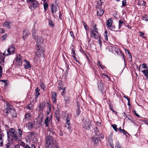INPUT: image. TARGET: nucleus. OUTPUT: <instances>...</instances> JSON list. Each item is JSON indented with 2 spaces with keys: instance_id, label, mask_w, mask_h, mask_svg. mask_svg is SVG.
I'll return each mask as SVG.
<instances>
[{
  "instance_id": "39",
  "label": "nucleus",
  "mask_w": 148,
  "mask_h": 148,
  "mask_svg": "<svg viewBox=\"0 0 148 148\" xmlns=\"http://www.w3.org/2000/svg\"><path fill=\"white\" fill-rule=\"evenodd\" d=\"M66 125H67L68 126L69 125H70V123H69V119L68 117L66 118Z\"/></svg>"
},
{
  "instance_id": "2",
  "label": "nucleus",
  "mask_w": 148,
  "mask_h": 148,
  "mask_svg": "<svg viewBox=\"0 0 148 148\" xmlns=\"http://www.w3.org/2000/svg\"><path fill=\"white\" fill-rule=\"evenodd\" d=\"M51 7V12L53 14L54 17H58V16L60 17V15H62L60 13L58 7V5L56 3H54L50 5Z\"/></svg>"
},
{
  "instance_id": "23",
  "label": "nucleus",
  "mask_w": 148,
  "mask_h": 148,
  "mask_svg": "<svg viewBox=\"0 0 148 148\" xmlns=\"http://www.w3.org/2000/svg\"><path fill=\"white\" fill-rule=\"evenodd\" d=\"M54 143L51 146V148H59L58 143L56 141H54Z\"/></svg>"
},
{
  "instance_id": "27",
  "label": "nucleus",
  "mask_w": 148,
  "mask_h": 148,
  "mask_svg": "<svg viewBox=\"0 0 148 148\" xmlns=\"http://www.w3.org/2000/svg\"><path fill=\"white\" fill-rule=\"evenodd\" d=\"M47 130L49 132H50V135H54L55 134L54 132L53 131V128H48L47 129Z\"/></svg>"
},
{
  "instance_id": "62",
  "label": "nucleus",
  "mask_w": 148,
  "mask_h": 148,
  "mask_svg": "<svg viewBox=\"0 0 148 148\" xmlns=\"http://www.w3.org/2000/svg\"><path fill=\"white\" fill-rule=\"evenodd\" d=\"M36 92H39L40 90L38 88H37L36 89Z\"/></svg>"
},
{
  "instance_id": "12",
  "label": "nucleus",
  "mask_w": 148,
  "mask_h": 148,
  "mask_svg": "<svg viewBox=\"0 0 148 148\" xmlns=\"http://www.w3.org/2000/svg\"><path fill=\"white\" fill-rule=\"evenodd\" d=\"M5 56L0 51V64L1 65H4Z\"/></svg>"
},
{
  "instance_id": "19",
  "label": "nucleus",
  "mask_w": 148,
  "mask_h": 148,
  "mask_svg": "<svg viewBox=\"0 0 148 148\" xmlns=\"http://www.w3.org/2000/svg\"><path fill=\"white\" fill-rule=\"evenodd\" d=\"M38 6V3L37 1H33L32 2V4L30 6L35 9Z\"/></svg>"
},
{
  "instance_id": "61",
  "label": "nucleus",
  "mask_w": 148,
  "mask_h": 148,
  "mask_svg": "<svg viewBox=\"0 0 148 148\" xmlns=\"http://www.w3.org/2000/svg\"><path fill=\"white\" fill-rule=\"evenodd\" d=\"M97 65H99L100 66V67H101V64L100 62L98 61L97 62Z\"/></svg>"
},
{
  "instance_id": "32",
  "label": "nucleus",
  "mask_w": 148,
  "mask_h": 148,
  "mask_svg": "<svg viewBox=\"0 0 148 148\" xmlns=\"http://www.w3.org/2000/svg\"><path fill=\"white\" fill-rule=\"evenodd\" d=\"M142 19L146 21H148V16L146 15H145L143 17Z\"/></svg>"
},
{
  "instance_id": "28",
  "label": "nucleus",
  "mask_w": 148,
  "mask_h": 148,
  "mask_svg": "<svg viewBox=\"0 0 148 148\" xmlns=\"http://www.w3.org/2000/svg\"><path fill=\"white\" fill-rule=\"evenodd\" d=\"M64 101L66 103H68L69 102L70 99L68 96H66L64 98Z\"/></svg>"
},
{
  "instance_id": "21",
  "label": "nucleus",
  "mask_w": 148,
  "mask_h": 148,
  "mask_svg": "<svg viewBox=\"0 0 148 148\" xmlns=\"http://www.w3.org/2000/svg\"><path fill=\"white\" fill-rule=\"evenodd\" d=\"M112 21L111 18H110L107 21L106 25L109 27H110L112 24Z\"/></svg>"
},
{
  "instance_id": "37",
  "label": "nucleus",
  "mask_w": 148,
  "mask_h": 148,
  "mask_svg": "<svg viewBox=\"0 0 148 148\" xmlns=\"http://www.w3.org/2000/svg\"><path fill=\"white\" fill-rule=\"evenodd\" d=\"M44 8L45 10H46L48 8V5L47 3H45L43 4Z\"/></svg>"
},
{
  "instance_id": "8",
  "label": "nucleus",
  "mask_w": 148,
  "mask_h": 148,
  "mask_svg": "<svg viewBox=\"0 0 148 148\" xmlns=\"http://www.w3.org/2000/svg\"><path fill=\"white\" fill-rule=\"evenodd\" d=\"M52 100L53 102L54 103H56V98L57 94L56 93L55 91H53L51 92Z\"/></svg>"
},
{
  "instance_id": "14",
  "label": "nucleus",
  "mask_w": 148,
  "mask_h": 148,
  "mask_svg": "<svg viewBox=\"0 0 148 148\" xmlns=\"http://www.w3.org/2000/svg\"><path fill=\"white\" fill-rule=\"evenodd\" d=\"M45 106V103L44 102H41L38 106L39 110V111L42 110Z\"/></svg>"
},
{
  "instance_id": "56",
  "label": "nucleus",
  "mask_w": 148,
  "mask_h": 148,
  "mask_svg": "<svg viewBox=\"0 0 148 148\" xmlns=\"http://www.w3.org/2000/svg\"><path fill=\"white\" fill-rule=\"evenodd\" d=\"M140 33V36H142L144 35L145 34L143 32H139Z\"/></svg>"
},
{
  "instance_id": "15",
  "label": "nucleus",
  "mask_w": 148,
  "mask_h": 148,
  "mask_svg": "<svg viewBox=\"0 0 148 148\" xmlns=\"http://www.w3.org/2000/svg\"><path fill=\"white\" fill-rule=\"evenodd\" d=\"M104 10L103 9L100 8L98 9L97 11V15L98 16H102L104 13Z\"/></svg>"
},
{
  "instance_id": "31",
  "label": "nucleus",
  "mask_w": 148,
  "mask_h": 148,
  "mask_svg": "<svg viewBox=\"0 0 148 148\" xmlns=\"http://www.w3.org/2000/svg\"><path fill=\"white\" fill-rule=\"evenodd\" d=\"M112 126L115 131H118V129L117 128V126L116 124H114L113 125H112Z\"/></svg>"
},
{
  "instance_id": "53",
  "label": "nucleus",
  "mask_w": 148,
  "mask_h": 148,
  "mask_svg": "<svg viewBox=\"0 0 148 148\" xmlns=\"http://www.w3.org/2000/svg\"><path fill=\"white\" fill-rule=\"evenodd\" d=\"M70 33L71 36L72 37H73L74 36L73 33L72 31H70Z\"/></svg>"
},
{
  "instance_id": "64",
  "label": "nucleus",
  "mask_w": 148,
  "mask_h": 148,
  "mask_svg": "<svg viewBox=\"0 0 148 148\" xmlns=\"http://www.w3.org/2000/svg\"><path fill=\"white\" fill-rule=\"evenodd\" d=\"M25 148H31L30 147H29L28 145H26L25 146Z\"/></svg>"
},
{
  "instance_id": "7",
  "label": "nucleus",
  "mask_w": 148,
  "mask_h": 148,
  "mask_svg": "<svg viewBox=\"0 0 148 148\" xmlns=\"http://www.w3.org/2000/svg\"><path fill=\"white\" fill-rule=\"evenodd\" d=\"M92 140L94 144L96 145H98L101 140L99 139V137L97 135H94L92 138Z\"/></svg>"
},
{
  "instance_id": "24",
  "label": "nucleus",
  "mask_w": 148,
  "mask_h": 148,
  "mask_svg": "<svg viewBox=\"0 0 148 148\" xmlns=\"http://www.w3.org/2000/svg\"><path fill=\"white\" fill-rule=\"evenodd\" d=\"M11 53H13L14 51L15 48L13 45H12L8 47Z\"/></svg>"
},
{
  "instance_id": "47",
  "label": "nucleus",
  "mask_w": 148,
  "mask_h": 148,
  "mask_svg": "<svg viewBox=\"0 0 148 148\" xmlns=\"http://www.w3.org/2000/svg\"><path fill=\"white\" fill-rule=\"evenodd\" d=\"M134 114L136 116L138 117H140V116L136 112V111L135 110H134Z\"/></svg>"
},
{
  "instance_id": "50",
  "label": "nucleus",
  "mask_w": 148,
  "mask_h": 148,
  "mask_svg": "<svg viewBox=\"0 0 148 148\" xmlns=\"http://www.w3.org/2000/svg\"><path fill=\"white\" fill-rule=\"evenodd\" d=\"M1 81L2 82H3L5 83V84L4 85V86H5L7 85V83L6 82L7 81V80H1Z\"/></svg>"
},
{
  "instance_id": "42",
  "label": "nucleus",
  "mask_w": 148,
  "mask_h": 148,
  "mask_svg": "<svg viewBox=\"0 0 148 148\" xmlns=\"http://www.w3.org/2000/svg\"><path fill=\"white\" fill-rule=\"evenodd\" d=\"M120 132L121 133H123V134H124L125 135H126V134L127 133V132L125 130H124L123 129L121 130L120 131Z\"/></svg>"
},
{
  "instance_id": "6",
  "label": "nucleus",
  "mask_w": 148,
  "mask_h": 148,
  "mask_svg": "<svg viewBox=\"0 0 148 148\" xmlns=\"http://www.w3.org/2000/svg\"><path fill=\"white\" fill-rule=\"evenodd\" d=\"M90 123V120L88 119H84L82 124V127L85 129H88Z\"/></svg>"
},
{
  "instance_id": "33",
  "label": "nucleus",
  "mask_w": 148,
  "mask_h": 148,
  "mask_svg": "<svg viewBox=\"0 0 148 148\" xmlns=\"http://www.w3.org/2000/svg\"><path fill=\"white\" fill-rule=\"evenodd\" d=\"M94 133H95V135H97L98 136V135L99 134V131L97 129V127L95 128L94 129Z\"/></svg>"
},
{
  "instance_id": "3",
  "label": "nucleus",
  "mask_w": 148,
  "mask_h": 148,
  "mask_svg": "<svg viewBox=\"0 0 148 148\" xmlns=\"http://www.w3.org/2000/svg\"><path fill=\"white\" fill-rule=\"evenodd\" d=\"M96 25L93 26V28H90V37L95 39L100 38V36L99 34L98 29L96 27Z\"/></svg>"
},
{
  "instance_id": "52",
  "label": "nucleus",
  "mask_w": 148,
  "mask_h": 148,
  "mask_svg": "<svg viewBox=\"0 0 148 148\" xmlns=\"http://www.w3.org/2000/svg\"><path fill=\"white\" fill-rule=\"evenodd\" d=\"M124 23L123 21H121V20H119V25H122V24Z\"/></svg>"
},
{
  "instance_id": "45",
  "label": "nucleus",
  "mask_w": 148,
  "mask_h": 148,
  "mask_svg": "<svg viewBox=\"0 0 148 148\" xmlns=\"http://www.w3.org/2000/svg\"><path fill=\"white\" fill-rule=\"evenodd\" d=\"M142 67L144 69H147V68L148 67L147 66H146V64L145 63H143L142 65Z\"/></svg>"
},
{
  "instance_id": "60",
  "label": "nucleus",
  "mask_w": 148,
  "mask_h": 148,
  "mask_svg": "<svg viewBox=\"0 0 148 148\" xmlns=\"http://www.w3.org/2000/svg\"><path fill=\"white\" fill-rule=\"evenodd\" d=\"M56 119H57V120L58 121H60V118L59 117H58V116H56Z\"/></svg>"
},
{
  "instance_id": "26",
  "label": "nucleus",
  "mask_w": 148,
  "mask_h": 148,
  "mask_svg": "<svg viewBox=\"0 0 148 148\" xmlns=\"http://www.w3.org/2000/svg\"><path fill=\"white\" fill-rule=\"evenodd\" d=\"M79 102H78V101L77 102V111H76V113H77V114H79L80 113V111H79V106H80V105L79 104Z\"/></svg>"
},
{
  "instance_id": "35",
  "label": "nucleus",
  "mask_w": 148,
  "mask_h": 148,
  "mask_svg": "<svg viewBox=\"0 0 148 148\" xmlns=\"http://www.w3.org/2000/svg\"><path fill=\"white\" fill-rule=\"evenodd\" d=\"M36 30L35 29H33L32 31V34L33 38L35 39V38Z\"/></svg>"
},
{
  "instance_id": "30",
  "label": "nucleus",
  "mask_w": 148,
  "mask_h": 148,
  "mask_svg": "<svg viewBox=\"0 0 148 148\" xmlns=\"http://www.w3.org/2000/svg\"><path fill=\"white\" fill-rule=\"evenodd\" d=\"M2 135L0 134V146H2L3 145V140L2 139Z\"/></svg>"
},
{
  "instance_id": "41",
  "label": "nucleus",
  "mask_w": 148,
  "mask_h": 148,
  "mask_svg": "<svg viewBox=\"0 0 148 148\" xmlns=\"http://www.w3.org/2000/svg\"><path fill=\"white\" fill-rule=\"evenodd\" d=\"M18 133L20 135L19 136L21 137V135H22V131L21 129H19L18 130Z\"/></svg>"
},
{
  "instance_id": "17",
  "label": "nucleus",
  "mask_w": 148,
  "mask_h": 148,
  "mask_svg": "<svg viewBox=\"0 0 148 148\" xmlns=\"http://www.w3.org/2000/svg\"><path fill=\"white\" fill-rule=\"evenodd\" d=\"M25 62L26 63L24 65V66L25 69H27L31 67L30 63L28 61L25 60Z\"/></svg>"
},
{
  "instance_id": "46",
  "label": "nucleus",
  "mask_w": 148,
  "mask_h": 148,
  "mask_svg": "<svg viewBox=\"0 0 148 148\" xmlns=\"http://www.w3.org/2000/svg\"><path fill=\"white\" fill-rule=\"evenodd\" d=\"M40 86L41 88L44 90L45 86L43 83H42L41 84Z\"/></svg>"
},
{
  "instance_id": "48",
  "label": "nucleus",
  "mask_w": 148,
  "mask_h": 148,
  "mask_svg": "<svg viewBox=\"0 0 148 148\" xmlns=\"http://www.w3.org/2000/svg\"><path fill=\"white\" fill-rule=\"evenodd\" d=\"M34 134H35V133L34 132H32L29 133V136L31 137V136L34 135Z\"/></svg>"
},
{
  "instance_id": "18",
  "label": "nucleus",
  "mask_w": 148,
  "mask_h": 148,
  "mask_svg": "<svg viewBox=\"0 0 148 148\" xmlns=\"http://www.w3.org/2000/svg\"><path fill=\"white\" fill-rule=\"evenodd\" d=\"M31 116L30 113H26L25 115L24 119L23 120V121L25 122L26 119H29Z\"/></svg>"
},
{
  "instance_id": "38",
  "label": "nucleus",
  "mask_w": 148,
  "mask_h": 148,
  "mask_svg": "<svg viewBox=\"0 0 148 148\" xmlns=\"http://www.w3.org/2000/svg\"><path fill=\"white\" fill-rule=\"evenodd\" d=\"M98 137H99V139H101V138H103V136L102 134L100 133L98 135Z\"/></svg>"
},
{
  "instance_id": "58",
  "label": "nucleus",
  "mask_w": 148,
  "mask_h": 148,
  "mask_svg": "<svg viewBox=\"0 0 148 148\" xmlns=\"http://www.w3.org/2000/svg\"><path fill=\"white\" fill-rule=\"evenodd\" d=\"M115 148H121L120 146H119V145L118 144H117L115 146Z\"/></svg>"
},
{
  "instance_id": "54",
  "label": "nucleus",
  "mask_w": 148,
  "mask_h": 148,
  "mask_svg": "<svg viewBox=\"0 0 148 148\" xmlns=\"http://www.w3.org/2000/svg\"><path fill=\"white\" fill-rule=\"evenodd\" d=\"M66 92L65 90L63 91L61 93V95L62 96H64V95L65 94Z\"/></svg>"
},
{
  "instance_id": "57",
  "label": "nucleus",
  "mask_w": 148,
  "mask_h": 148,
  "mask_svg": "<svg viewBox=\"0 0 148 148\" xmlns=\"http://www.w3.org/2000/svg\"><path fill=\"white\" fill-rule=\"evenodd\" d=\"M72 53L73 55H75V52L73 49H72Z\"/></svg>"
},
{
  "instance_id": "25",
  "label": "nucleus",
  "mask_w": 148,
  "mask_h": 148,
  "mask_svg": "<svg viewBox=\"0 0 148 148\" xmlns=\"http://www.w3.org/2000/svg\"><path fill=\"white\" fill-rule=\"evenodd\" d=\"M26 126L29 129H31L33 128V124L31 122H29L27 124Z\"/></svg>"
},
{
  "instance_id": "49",
  "label": "nucleus",
  "mask_w": 148,
  "mask_h": 148,
  "mask_svg": "<svg viewBox=\"0 0 148 148\" xmlns=\"http://www.w3.org/2000/svg\"><path fill=\"white\" fill-rule=\"evenodd\" d=\"M125 51L126 53H127L129 55V56H130V57H132L131 55L130 52L128 51V50L125 49Z\"/></svg>"
},
{
  "instance_id": "36",
  "label": "nucleus",
  "mask_w": 148,
  "mask_h": 148,
  "mask_svg": "<svg viewBox=\"0 0 148 148\" xmlns=\"http://www.w3.org/2000/svg\"><path fill=\"white\" fill-rule=\"evenodd\" d=\"M82 23L83 24V25L85 29L87 30H88L89 27H87L86 24V23L84 21L82 22Z\"/></svg>"
},
{
  "instance_id": "63",
  "label": "nucleus",
  "mask_w": 148,
  "mask_h": 148,
  "mask_svg": "<svg viewBox=\"0 0 148 148\" xmlns=\"http://www.w3.org/2000/svg\"><path fill=\"white\" fill-rule=\"evenodd\" d=\"M124 97L125 98L127 99V101L130 100V99L128 98V97H127L124 96Z\"/></svg>"
},
{
  "instance_id": "1",
  "label": "nucleus",
  "mask_w": 148,
  "mask_h": 148,
  "mask_svg": "<svg viewBox=\"0 0 148 148\" xmlns=\"http://www.w3.org/2000/svg\"><path fill=\"white\" fill-rule=\"evenodd\" d=\"M8 140L9 142H11L13 140H20L22 138L18 136L17 132L13 128H10L9 131L7 132Z\"/></svg>"
},
{
  "instance_id": "9",
  "label": "nucleus",
  "mask_w": 148,
  "mask_h": 148,
  "mask_svg": "<svg viewBox=\"0 0 148 148\" xmlns=\"http://www.w3.org/2000/svg\"><path fill=\"white\" fill-rule=\"evenodd\" d=\"M16 62L18 65H21L22 64V60L21 59V56L20 55L17 56L16 58Z\"/></svg>"
},
{
  "instance_id": "43",
  "label": "nucleus",
  "mask_w": 148,
  "mask_h": 148,
  "mask_svg": "<svg viewBox=\"0 0 148 148\" xmlns=\"http://www.w3.org/2000/svg\"><path fill=\"white\" fill-rule=\"evenodd\" d=\"M49 25L51 27H53V22L52 21L50 20L49 21Z\"/></svg>"
},
{
  "instance_id": "29",
  "label": "nucleus",
  "mask_w": 148,
  "mask_h": 148,
  "mask_svg": "<svg viewBox=\"0 0 148 148\" xmlns=\"http://www.w3.org/2000/svg\"><path fill=\"white\" fill-rule=\"evenodd\" d=\"M142 72L145 76L148 77V69L144 70L142 71Z\"/></svg>"
},
{
  "instance_id": "11",
  "label": "nucleus",
  "mask_w": 148,
  "mask_h": 148,
  "mask_svg": "<svg viewBox=\"0 0 148 148\" xmlns=\"http://www.w3.org/2000/svg\"><path fill=\"white\" fill-rule=\"evenodd\" d=\"M12 105H10L8 106V107L4 110V113H6L7 114L10 113V112L11 113V110L12 109H14V108H12Z\"/></svg>"
},
{
  "instance_id": "40",
  "label": "nucleus",
  "mask_w": 148,
  "mask_h": 148,
  "mask_svg": "<svg viewBox=\"0 0 148 148\" xmlns=\"http://www.w3.org/2000/svg\"><path fill=\"white\" fill-rule=\"evenodd\" d=\"M2 68L0 66V77H1L2 75Z\"/></svg>"
},
{
  "instance_id": "10",
  "label": "nucleus",
  "mask_w": 148,
  "mask_h": 148,
  "mask_svg": "<svg viewBox=\"0 0 148 148\" xmlns=\"http://www.w3.org/2000/svg\"><path fill=\"white\" fill-rule=\"evenodd\" d=\"M52 117L51 115L50 117H49L48 116L45 118L44 120V123L46 125V127H48L49 124L51 120V117Z\"/></svg>"
},
{
  "instance_id": "13",
  "label": "nucleus",
  "mask_w": 148,
  "mask_h": 148,
  "mask_svg": "<svg viewBox=\"0 0 148 148\" xmlns=\"http://www.w3.org/2000/svg\"><path fill=\"white\" fill-rule=\"evenodd\" d=\"M11 23L10 21H5L3 24V26L6 27H7L8 29H10L11 28L10 25Z\"/></svg>"
},
{
  "instance_id": "51",
  "label": "nucleus",
  "mask_w": 148,
  "mask_h": 148,
  "mask_svg": "<svg viewBox=\"0 0 148 148\" xmlns=\"http://www.w3.org/2000/svg\"><path fill=\"white\" fill-rule=\"evenodd\" d=\"M73 57L74 60H75L76 61L78 62V61L77 60L75 56V55H73Z\"/></svg>"
},
{
  "instance_id": "22",
  "label": "nucleus",
  "mask_w": 148,
  "mask_h": 148,
  "mask_svg": "<svg viewBox=\"0 0 148 148\" xmlns=\"http://www.w3.org/2000/svg\"><path fill=\"white\" fill-rule=\"evenodd\" d=\"M12 53H11V52L9 49V48H8V49L7 50V51H4V53H3V56H8L10 55Z\"/></svg>"
},
{
  "instance_id": "20",
  "label": "nucleus",
  "mask_w": 148,
  "mask_h": 148,
  "mask_svg": "<svg viewBox=\"0 0 148 148\" xmlns=\"http://www.w3.org/2000/svg\"><path fill=\"white\" fill-rule=\"evenodd\" d=\"M10 114L11 116L13 118L15 117L16 116V112L14 109H12V110L11 113L10 112Z\"/></svg>"
},
{
  "instance_id": "34",
  "label": "nucleus",
  "mask_w": 148,
  "mask_h": 148,
  "mask_svg": "<svg viewBox=\"0 0 148 148\" xmlns=\"http://www.w3.org/2000/svg\"><path fill=\"white\" fill-rule=\"evenodd\" d=\"M47 103L48 104V105L47 106V107L48 108V109L47 110V113L48 114H49V113L51 112V109L50 104L48 103Z\"/></svg>"
},
{
  "instance_id": "16",
  "label": "nucleus",
  "mask_w": 148,
  "mask_h": 148,
  "mask_svg": "<svg viewBox=\"0 0 148 148\" xmlns=\"http://www.w3.org/2000/svg\"><path fill=\"white\" fill-rule=\"evenodd\" d=\"M98 88L100 90H102L104 86L103 82L101 81H99L98 82Z\"/></svg>"
},
{
  "instance_id": "44",
  "label": "nucleus",
  "mask_w": 148,
  "mask_h": 148,
  "mask_svg": "<svg viewBox=\"0 0 148 148\" xmlns=\"http://www.w3.org/2000/svg\"><path fill=\"white\" fill-rule=\"evenodd\" d=\"M126 0H124L122 1V5L123 6H125L126 5Z\"/></svg>"
},
{
  "instance_id": "5",
  "label": "nucleus",
  "mask_w": 148,
  "mask_h": 148,
  "mask_svg": "<svg viewBox=\"0 0 148 148\" xmlns=\"http://www.w3.org/2000/svg\"><path fill=\"white\" fill-rule=\"evenodd\" d=\"M46 148H49L54 143V141H56L55 140L53 139V137L51 136H47L46 138Z\"/></svg>"
},
{
  "instance_id": "4",
  "label": "nucleus",
  "mask_w": 148,
  "mask_h": 148,
  "mask_svg": "<svg viewBox=\"0 0 148 148\" xmlns=\"http://www.w3.org/2000/svg\"><path fill=\"white\" fill-rule=\"evenodd\" d=\"M37 40L36 42L38 47V48L37 50V54L41 55L43 54V51L42 50H41V51H40L39 48V45L43 43L44 40L42 37L40 36H37Z\"/></svg>"
},
{
  "instance_id": "59",
  "label": "nucleus",
  "mask_w": 148,
  "mask_h": 148,
  "mask_svg": "<svg viewBox=\"0 0 148 148\" xmlns=\"http://www.w3.org/2000/svg\"><path fill=\"white\" fill-rule=\"evenodd\" d=\"M60 89H62L63 90V91L65 90V87H62V88H60Z\"/></svg>"
},
{
  "instance_id": "55",
  "label": "nucleus",
  "mask_w": 148,
  "mask_h": 148,
  "mask_svg": "<svg viewBox=\"0 0 148 148\" xmlns=\"http://www.w3.org/2000/svg\"><path fill=\"white\" fill-rule=\"evenodd\" d=\"M40 94V93L39 92H36V97H37Z\"/></svg>"
}]
</instances>
